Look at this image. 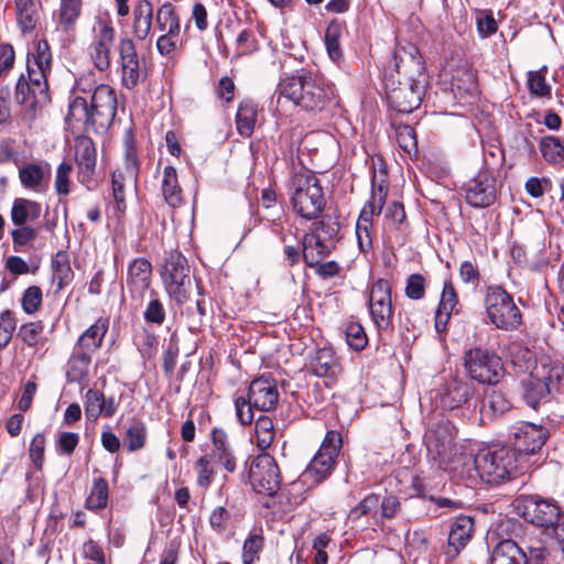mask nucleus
I'll list each match as a JSON object with an SVG mask.
<instances>
[{
	"label": "nucleus",
	"instance_id": "f257e3e1",
	"mask_svg": "<svg viewBox=\"0 0 564 564\" xmlns=\"http://www.w3.org/2000/svg\"><path fill=\"white\" fill-rule=\"evenodd\" d=\"M394 72L384 75L389 105L402 113L415 110L422 101L426 84L424 61L413 46H398L393 55Z\"/></svg>",
	"mask_w": 564,
	"mask_h": 564
},
{
	"label": "nucleus",
	"instance_id": "f03ea898",
	"mask_svg": "<svg viewBox=\"0 0 564 564\" xmlns=\"http://www.w3.org/2000/svg\"><path fill=\"white\" fill-rule=\"evenodd\" d=\"M117 113V96L106 84L97 86L88 106L84 97L76 96L69 104L66 121L82 124L86 131L104 132L112 124Z\"/></svg>",
	"mask_w": 564,
	"mask_h": 564
},
{
	"label": "nucleus",
	"instance_id": "7ed1b4c3",
	"mask_svg": "<svg viewBox=\"0 0 564 564\" xmlns=\"http://www.w3.org/2000/svg\"><path fill=\"white\" fill-rule=\"evenodd\" d=\"M280 96L306 111H322L334 99L332 85L312 74L286 77L279 85Z\"/></svg>",
	"mask_w": 564,
	"mask_h": 564
},
{
	"label": "nucleus",
	"instance_id": "20e7f679",
	"mask_svg": "<svg viewBox=\"0 0 564 564\" xmlns=\"http://www.w3.org/2000/svg\"><path fill=\"white\" fill-rule=\"evenodd\" d=\"M290 203L294 213L305 219H316L326 205L325 195L316 175L305 169L295 172L291 178Z\"/></svg>",
	"mask_w": 564,
	"mask_h": 564
},
{
	"label": "nucleus",
	"instance_id": "39448f33",
	"mask_svg": "<svg viewBox=\"0 0 564 564\" xmlns=\"http://www.w3.org/2000/svg\"><path fill=\"white\" fill-rule=\"evenodd\" d=\"M480 478L488 484H499L514 477L522 462L508 446H489L480 449L474 459Z\"/></svg>",
	"mask_w": 564,
	"mask_h": 564
},
{
	"label": "nucleus",
	"instance_id": "423d86ee",
	"mask_svg": "<svg viewBox=\"0 0 564 564\" xmlns=\"http://www.w3.org/2000/svg\"><path fill=\"white\" fill-rule=\"evenodd\" d=\"M341 444L340 433L333 430L328 431L318 452L302 473L300 480L303 484H310V486H316L324 481L330 475L336 464Z\"/></svg>",
	"mask_w": 564,
	"mask_h": 564
},
{
	"label": "nucleus",
	"instance_id": "0eeeda50",
	"mask_svg": "<svg viewBox=\"0 0 564 564\" xmlns=\"http://www.w3.org/2000/svg\"><path fill=\"white\" fill-rule=\"evenodd\" d=\"M485 307L489 321L499 329L513 330L521 324L522 316L513 297L500 286L486 290Z\"/></svg>",
	"mask_w": 564,
	"mask_h": 564
},
{
	"label": "nucleus",
	"instance_id": "6e6552de",
	"mask_svg": "<svg viewBox=\"0 0 564 564\" xmlns=\"http://www.w3.org/2000/svg\"><path fill=\"white\" fill-rule=\"evenodd\" d=\"M162 280L167 294L178 304L184 303L192 290L191 268L178 251H171L165 259Z\"/></svg>",
	"mask_w": 564,
	"mask_h": 564
},
{
	"label": "nucleus",
	"instance_id": "1a4fd4ad",
	"mask_svg": "<svg viewBox=\"0 0 564 564\" xmlns=\"http://www.w3.org/2000/svg\"><path fill=\"white\" fill-rule=\"evenodd\" d=\"M464 365L470 378L484 384H496L503 376L500 357L479 347L465 352Z\"/></svg>",
	"mask_w": 564,
	"mask_h": 564
},
{
	"label": "nucleus",
	"instance_id": "9d476101",
	"mask_svg": "<svg viewBox=\"0 0 564 564\" xmlns=\"http://www.w3.org/2000/svg\"><path fill=\"white\" fill-rule=\"evenodd\" d=\"M249 480L253 490L273 497L281 488V474L275 459L264 453L254 457L249 467Z\"/></svg>",
	"mask_w": 564,
	"mask_h": 564
},
{
	"label": "nucleus",
	"instance_id": "9b49d317",
	"mask_svg": "<svg viewBox=\"0 0 564 564\" xmlns=\"http://www.w3.org/2000/svg\"><path fill=\"white\" fill-rule=\"evenodd\" d=\"M116 31L110 22L99 19L93 28V37L88 46V55L94 66L107 70L111 65V51Z\"/></svg>",
	"mask_w": 564,
	"mask_h": 564
},
{
	"label": "nucleus",
	"instance_id": "f8f14e48",
	"mask_svg": "<svg viewBox=\"0 0 564 564\" xmlns=\"http://www.w3.org/2000/svg\"><path fill=\"white\" fill-rule=\"evenodd\" d=\"M523 518L536 527L549 530L562 517L560 506L553 499L538 495L524 496L521 499Z\"/></svg>",
	"mask_w": 564,
	"mask_h": 564
},
{
	"label": "nucleus",
	"instance_id": "ddd939ff",
	"mask_svg": "<svg viewBox=\"0 0 564 564\" xmlns=\"http://www.w3.org/2000/svg\"><path fill=\"white\" fill-rule=\"evenodd\" d=\"M121 82L127 89H134L147 78L145 62L138 55L134 42L122 37L118 44Z\"/></svg>",
	"mask_w": 564,
	"mask_h": 564
},
{
	"label": "nucleus",
	"instance_id": "4468645a",
	"mask_svg": "<svg viewBox=\"0 0 564 564\" xmlns=\"http://www.w3.org/2000/svg\"><path fill=\"white\" fill-rule=\"evenodd\" d=\"M368 305L371 318L377 328H389L393 316L391 285L389 281L379 279L371 285Z\"/></svg>",
	"mask_w": 564,
	"mask_h": 564
},
{
	"label": "nucleus",
	"instance_id": "2eb2a0df",
	"mask_svg": "<svg viewBox=\"0 0 564 564\" xmlns=\"http://www.w3.org/2000/svg\"><path fill=\"white\" fill-rule=\"evenodd\" d=\"M138 159L137 151L132 140L126 141L124 166L112 173V195L116 202L117 210L123 213L126 210L124 203V184L126 182H135L138 176Z\"/></svg>",
	"mask_w": 564,
	"mask_h": 564
},
{
	"label": "nucleus",
	"instance_id": "dca6fc26",
	"mask_svg": "<svg viewBox=\"0 0 564 564\" xmlns=\"http://www.w3.org/2000/svg\"><path fill=\"white\" fill-rule=\"evenodd\" d=\"M513 442L511 449L518 455L522 464L524 458L534 454L546 441V431L532 423H520L513 427Z\"/></svg>",
	"mask_w": 564,
	"mask_h": 564
},
{
	"label": "nucleus",
	"instance_id": "f3484780",
	"mask_svg": "<svg viewBox=\"0 0 564 564\" xmlns=\"http://www.w3.org/2000/svg\"><path fill=\"white\" fill-rule=\"evenodd\" d=\"M465 199L475 208H485L496 200L494 177L487 172H479L465 184Z\"/></svg>",
	"mask_w": 564,
	"mask_h": 564
},
{
	"label": "nucleus",
	"instance_id": "a211bd4d",
	"mask_svg": "<svg viewBox=\"0 0 564 564\" xmlns=\"http://www.w3.org/2000/svg\"><path fill=\"white\" fill-rule=\"evenodd\" d=\"M455 438L454 426L447 420H440L431 425L425 434L427 451L435 456L445 459L451 455Z\"/></svg>",
	"mask_w": 564,
	"mask_h": 564
},
{
	"label": "nucleus",
	"instance_id": "6ab92c4d",
	"mask_svg": "<svg viewBox=\"0 0 564 564\" xmlns=\"http://www.w3.org/2000/svg\"><path fill=\"white\" fill-rule=\"evenodd\" d=\"M75 158L78 181L89 187L94 181L97 162L96 147L90 138L79 137L75 140Z\"/></svg>",
	"mask_w": 564,
	"mask_h": 564
},
{
	"label": "nucleus",
	"instance_id": "aec40b11",
	"mask_svg": "<svg viewBox=\"0 0 564 564\" xmlns=\"http://www.w3.org/2000/svg\"><path fill=\"white\" fill-rule=\"evenodd\" d=\"M473 386L462 379L452 378L435 391L443 409L454 410L465 404L473 395Z\"/></svg>",
	"mask_w": 564,
	"mask_h": 564
},
{
	"label": "nucleus",
	"instance_id": "412c9836",
	"mask_svg": "<svg viewBox=\"0 0 564 564\" xmlns=\"http://www.w3.org/2000/svg\"><path fill=\"white\" fill-rule=\"evenodd\" d=\"M248 398L260 411L273 410L279 401L275 380L271 376H261L251 381Z\"/></svg>",
	"mask_w": 564,
	"mask_h": 564
},
{
	"label": "nucleus",
	"instance_id": "4be33fe9",
	"mask_svg": "<svg viewBox=\"0 0 564 564\" xmlns=\"http://www.w3.org/2000/svg\"><path fill=\"white\" fill-rule=\"evenodd\" d=\"M474 534V519L469 516H459L451 524L447 545L444 554L447 561H453L468 544Z\"/></svg>",
	"mask_w": 564,
	"mask_h": 564
},
{
	"label": "nucleus",
	"instance_id": "5701e85b",
	"mask_svg": "<svg viewBox=\"0 0 564 564\" xmlns=\"http://www.w3.org/2000/svg\"><path fill=\"white\" fill-rule=\"evenodd\" d=\"M152 265L145 258H137L128 265L127 288L133 299L142 300L151 285Z\"/></svg>",
	"mask_w": 564,
	"mask_h": 564
},
{
	"label": "nucleus",
	"instance_id": "b1692460",
	"mask_svg": "<svg viewBox=\"0 0 564 564\" xmlns=\"http://www.w3.org/2000/svg\"><path fill=\"white\" fill-rule=\"evenodd\" d=\"M51 165L47 162H31L19 167V180L29 191L44 192L50 183Z\"/></svg>",
	"mask_w": 564,
	"mask_h": 564
},
{
	"label": "nucleus",
	"instance_id": "393cba45",
	"mask_svg": "<svg viewBox=\"0 0 564 564\" xmlns=\"http://www.w3.org/2000/svg\"><path fill=\"white\" fill-rule=\"evenodd\" d=\"M490 564H528L527 552L516 541L506 539L492 549Z\"/></svg>",
	"mask_w": 564,
	"mask_h": 564
},
{
	"label": "nucleus",
	"instance_id": "a878e982",
	"mask_svg": "<svg viewBox=\"0 0 564 564\" xmlns=\"http://www.w3.org/2000/svg\"><path fill=\"white\" fill-rule=\"evenodd\" d=\"M452 93L456 98L475 97L478 93L476 72L470 67H459L452 77Z\"/></svg>",
	"mask_w": 564,
	"mask_h": 564
},
{
	"label": "nucleus",
	"instance_id": "bb28decb",
	"mask_svg": "<svg viewBox=\"0 0 564 564\" xmlns=\"http://www.w3.org/2000/svg\"><path fill=\"white\" fill-rule=\"evenodd\" d=\"M108 330V321L105 318L97 319L89 328H87L78 338L74 348L88 354L97 351Z\"/></svg>",
	"mask_w": 564,
	"mask_h": 564
},
{
	"label": "nucleus",
	"instance_id": "cd10ccee",
	"mask_svg": "<svg viewBox=\"0 0 564 564\" xmlns=\"http://www.w3.org/2000/svg\"><path fill=\"white\" fill-rule=\"evenodd\" d=\"M42 206L40 203L28 198H15L12 203L10 218L14 226L29 225L40 218Z\"/></svg>",
	"mask_w": 564,
	"mask_h": 564
},
{
	"label": "nucleus",
	"instance_id": "c85d7f7f",
	"mask_svg": "<svg viewBox=\"0 0 564 564\" xmlns=\"http://www.w3.org/2000/svg\"><path fill=\"white\" fill-rule=\"evenodd\" d=\"M212 441L214 457L228 473H234L237 466L236 457L228 442L227 434L223 430L215 429L212 433Z\"/></svg>",
	"mask_w": 564,
	"mask_h": 564
},
{
	"label": "nucleus",
	"instance_id": "c756f323",
	"mask_svg": "<svg viewBox=\"0 0 564 564\" xmlns=\"http://www.w3.org/2000/svg\"><path fill=\"white\" fill-rule=\"evenodd\" d=\"M17 21L23 33L35 30L39 20V0H14Z\"/></svg>",
	"mask_w": 564,
	"mask_h": 564
},
{
	"label": "nucleus",
	"instance_id": "7c9ffc66",
	"mask_svg": "<svg viewBox=\"0 0 564 564\" xmlns=\"http://www.w3.org/2000/svg\"><path fill=\"white\" fill-rule=\"evenodd\" d=\"M532 375L552 391L564 378V366L557 361L543 358L540 365L534 368Z\"/></svg>",
	"mask_w": 564,
	"mask_h": 564
},
{
	"label": "nucleus",
	"instance_id": "2f4dec72",
	"mask_svg": "<svg viewBox=\"0 0 564 564\" xmlns=\"http://www.w3.org/2000/svg\"><path fill=\"white\" fill-rule=\"evenodd\" d=\"M153 21V8L149 0H141L133 9V33L139 40L148 37Z\"/></svg>",
	"mask_w": 564,
	"mask_h": 564
},
{
	"label": "nucleus",
	"instance_id": "473e14b6",
	"mask_svg": "<svg viewBox=\"0 0 564 564\" xmlns=\"http://www.w3.org/2000/svg\"><path fill=\"white\" fill-rule=\"evenodd\" d=\"M91 362V355L74 348L66 370V378L68 382H80L89 373V366Z\"/></svg>",
	"mask_w": 564,
	"mask_h": 564
},
{
	"label": "nucleus",
	"instance_id": "72a5a7b5",
	"mask_svg": "<svg viewBox=\"0 0 564 564\" xmlns=\"http://www.w3.org/2000/svg\"><path fill=\"white\" fill-rule=\"evenodd\" d=\"M161 189L164 200L171 207H177L181 205L182 188L178 185L177 173L175 167L171 165L164 167Z\"/></svg>",
	"mask_w": 564,
	"mask_h": 564
},
{
	"label": "nucleus",
	"instance_id": "f704fd0d",
	"mask_svg": "<svg viewBox=\"0 0 564 564\" xmlns=\"http://www.w3.org/2000/svg\"><path fill=\"white\" fill-rule=\"evenodd\" d=\"M328 253V246L317 235L306 234L303 237V259L308 267H315Z\"/></svg>",
	"mask_w": 564,
	"mask_h": 564
},
{
	"label": "nucleus",
	"instance_id": "c9c22d12",
	"mask_svg": "<svg viewBox=\"0 0 564 564\" xmlns=\"http://www.w3.org/2000/svg\"><path fill=\"white\" fill-rule=\"evenodd\" d=\"M257 113V105L252 100L247 99L239 104L236 115V124L240 135L250 137L252 134Z\"/></svg>",
	"mask_w": 564,
	"mask_h": 564
},
{
	"label": "nucleus",
	"instance_id": "e433bc0d",
	"mask_svg": "<svg viewBox=\"0 0 564 564\" xmlns=\"http://www.w3.org/2000/svg\"><path fill=\"white\" fill-rule=\"evenodd\" d=\"M155 24L162 33H180V17L172 3H163L156 11Z\"/></svg>",
	"mask_w": 564,
	"mask_h": 564
},
{
	"label": "nucleus",
	"instance_id": "4c0bfd02",
	"mask_svg": "<svg viewBox=\"0 0 564 564\" xmlns=\"http://www.w3.org/2000/svg\"><path fill=\"white\" fill-rule=\"evenodd\" d=\"M312 369L318 377H333L338 370V362L330 349H319L312 360Z\"/></svg>",
	"mask_w": 564,
	"mask_h": 564
},
{
	"label": "nucleus",
	"instance_id": "58836bf2",
	"mask_svg": "<svg viewBox=\"0 0 564 564\" xmlns=\"http://www.w3.org/2000/svg\"><path fill=\"white\" fill-rule=\"evenodd\" d=\"M109 488L105 478L94 479L89 496L86 499V507L89 510H101L108 503Z\"/></svg>",
	"mask_w": 564,
	"mask_h": 564
},
{
	"label": "nucleus",
	"instance_id": "ea45409f",
	"mask_svg": "<svg viewBox=\"0 0 564 564\" xmlns=\"http://www.w3.org/2000/svg\"><path fill=\"white\" fill-rule=\"evenodd\" d=\"M540 151L546 162L560 163L564 160V140L554 135L544 137L540 141Z\"/></svg>",
	"mask_w": 564,
	"mask_h": 564
},
{
	"label": "nucleus",
	"instance_id": "a19ab883",
	"mask_svg": "<svg viewBox=\"0 0 564 564\" xmlns=\"http://www.w3.org/2000/svg\"><path fill=\"white\" fill-rule=\"evenodd\" d=\"M43 329L44 326L42 322H29L20 326L18 336L30 347H42L45 344Z\"/></svg>",
	"mask_w": 564,
	"mask_h": 564
},
{
	"label": "nucleus",
	"instance_id": "79ce46f5",
	"mask_svg": "<svg viewBox=\"0 0 564 564\" xmlns=\"http://www.w3.org/2000/svg\"><path fill=\"white\" fill-rule=\"evenodd\" d=\"M13 249L17 252H24L31 248L37 237L36 228L30 225H20L11 231Z\"/></svg>",
	"mask_w": 564,
	"mask_h": 564
},
{
	"label": "nucleus",
	"instance_id": "37998d69",
	"mask_svg": "<svg viewBox=\"0 0 564 564\" xmlns=\"http://www.w3.org/2000/svg\"><path fill=\"white\" fill-rule=\"evenodd\" d=\"M523 384L525 402L532 408H535L541 400L552 392L545 384L536 380L533 375Z\"/></svg>",
	"mask_w": 564,
	"mask_h": 564
},
{
	"label": "nucleus",
	"instance_id": "c03bdc74",
	"mask_svg": "<svg viewBox=\"0 0 564 564\" xmlns=\"http://www.w3.org/2000/svg\"><path fill=\"white\" fill-rule=\"evenodd\" d=\"M274 426L269 416L261 415L256 421L257 446L264 451L269 448L274 440Z\"/></svg>",
	"mask_w": 564,
	"mask_h": 564
},
{
	"label": "nucleus",
	"instance_id": "a18cd8bd",
	"mask_svg": "<svg viewBox=\"0 0 564 564\" xmlns=\"http://www.w3.org/2000/svg\"><path fill=\"white\" fill-rule=\"evenodd\" d=\"M82 1L62 0L58 13V24L65 31L69 30L80 14Z\"/></svg>",
	"mask_w": 564,
	"mask_h": 564
},
{
	"label": "nucleus",
	"instance_id": "49530a36",
	"mask_svg": "<svg viewBox=\"0 0 564 564\" xmlns=\"http://www.w3.org/2000/svg\"><path fill=\"white\" fill-rule=\"evenodd\" d=\"M195 470L197 486L206 491L215 478L212 458L208 455L200 456L195 463Z\"/></svg>",
	"mask_w": 564,
	"mask_h": 564
},
{
	"label": "nucleus",
	"instance_id": "de8ad7c7",
	"mask_svg": "<svg viewBox=\"0 0 564 564\" xmlns=\"http://www.w3.org/2000/svg\"><path fill=\"white\" fill-rule=\"evenodd\" d=\"M546 66L528 73V87L531 94L538 97H550L551 87L545 79Z\"/></svg>",
	"mask_w": 564,
	"mask_h": 564
},
{
	"label": "nucleus",
	"instance_id": "09e8293b",
	"mask_svg": "<svg viewBox=\"0 0 564 564\" xmlns=\"http://www.w3.org/2000/svg\"><path fill=\"white\" fill-rule=\"evenodd\" d=\"M17 318L10 310L0 313V350L4 349L11 341L17 328Z\"/></svg>",
	"mask_w": 564,
	"mask_h": 564
},
{
	"label": "nucleus",
	"instance_id": "8fccbe9b",
	"mask_svg": "<svg viewBox=\"0 0 564 564\" xmlns=\"http://www.w3.org/2000/svg\"><path fill=\"white\" fill-rule=\"evenodd\" d=\"M43 293L40 286L31 285L22 294L21 306L24 313L32 315L39 311L42 305Z\"/></svg>",
	"mask_w": 564,
	"mask_h": 564
},
{
	"label": "nucleus",
	"instance_id": "3c124183",
	"mask_svg": "<svg viewBox=\"0 0 564 564\" xmlns=\"http://www.w3.org/2000/svg\"><path fill=\"white\" fill-rule=\"evenodd\" d=\"M104 398V393L98 390H87L85 394V414L88 420L96 421L101 415Z\"/></svg>",
	"mask_w": 564,
	"mask_h": 564
},
{
	"label": "nucleus",
	"instance_id": "603ef678",
	"mask_svg": "<svg viewBox=\"0 0 564 564\" xmlns=\"http://www.w3.org/2000/svg\"><path fill=\"white\" fill-rule=\"evenodd\" d=\"M147 429L144 423L135 422L126 432L124 442L130 452L138 451L144 446Z\"/></svg>",
	"mask_w": 564,
	"mask_h": 564
},
{
	"label": "nucleus",
	"instance_id": "864d4df0",
	"mask_svg": "<svg viewBox=\"0 0 564 564\" xmlns=\"http://www.w3.org/2000/svg\"><path fill=\"white\" fill-rule=\"evenodd\" d=\"M509 409L508 401L499 392H492L486 397L481 406V414L484 416H496L503 413Z\"/></svg>",
	"mask_w": 564,
	"mask_h": 564
},
{
	"label": "nucleus",
	"instance_id": "5fc2aeb1",
	"mask_svg": "<svg viewBox=\"0 0 564 564\" xmlns=\"http://www.w3.org/2000/svg\"><path fill=\"white\" fill-rule=\"evenodd\" d=\"M509 357L511 362L521 370H529L533 362V352L518 343L509 346Z\"/></svg>",
	"mask_w": 564,
	"mask_h": 564
},
{
	"label": "nucleus",
	"instance_id": "6e6d98bb",
	"mask_svg": "<svg viewBox=\"0 0 564 564\" xmlns=\"http://www.w3.org/2000/svg\"><path fill=\"white\" fill-rule=\"evenodd\" d=\"M379 506V496L376 494L367 495L358 505H356L348 513V520L358 521L361 517L375 511Z\"/></svg>",
	"mask_w": 564,
	"mask_h": 564
},
{
	"label": "nucleus",
	"instance_id": "4d7b16f0",
	"mask_svg": "<svg viewBox=\"0 0 564 564\" xmlns=\"http://www.w3.org/2000/svg\"><path fill=\"white\" fill-rule=\"evenodd\" d=\"M263 549V538L260 534L249 535L242 546L243 564H252Z\"/></svg>",
	"mask_w": 564,
	"mask_h": 564
},
{
	"label": "nucleus",
	"instance_id": "13d9d810",
	"mask_svg": "<svg viewBox=\"0 0 564 564\" xmlns=\"http://www.w3.org/2000/svg\"><path fill=\"white\" fill-rule=\"evenodd\" d=\"M346 340L350 348L358 351L366 347L368 338L359 323H350L346 328Z\"/></svg>",
	"mask_w": 564,
	"mask_h": 564
},
{
	"label": "nucleus",
	"instance_id": "bf43d9fd",
	"mask_svg": "<svg viewBox=\"0 0 564 564\" xmlns=\"http://www.w3.org/2000/svg\"><path fill=\"white\" fill-rule=\"evenodd\" d=\"M395 138L399 147L408 154L416 151V138L412 127L408 124L400 126L395 131Z\"/></svg>",
	"mask_w": 564,
	"mask_h": 564
},
{
	"label": "nucleus",
	"instance_id": "052dcab7",
	"mask_svg": "<svg viewBox=\"0 0 564 564\" xmlns=\"http://www.w3.org/2000/svg\"><path fill=\"white\" fill-rule=\"evenodd\" d=\"M73 172L72 163L63 161L56 169L55 189L58 195H67L69 193V176Z\"/></svg>",
	"mask_w": 564,
	"mask_h": 564
},
{
	"label": "nucleus",
	"instance_id": "680f3d73",
	"mask_svg": "<svg viewBox=\"0 0 564 564\" xmlns=\"http://www.w3.org/2000/svg\"><path fill=\"white\" fill-rule=\"evenodd\" d=\"M387 186L379 183L376 187V175L372 176V194L370 199L366 203V206L372 210L377 216L380 215L387 198Z\"/></svg>",
	"mask_w": 564,
	"mask_h": 564
},
{
	"label": "nucleus",
	"instance_id": "e2e57ef3",
	"mask_svg": "<svg viewBox=\"0 0 564 564\" xmlns=\"http://www.w3.org/2000/svg\"><path fill=\"white\" fill-rule=\"evenodd\" d=\"M404 293L411 300L423 299L425 295V278L420 273L409 275Z\"/></svg>",
	"mask_w": 564,
	"mask_h": 564
},
{
	"label": "nucleus",
	"instance_id": "0e129e2a",
	"mask_svg": "<svg viewBox=\"0 0 564 564\" xmlns=\"http://www.w3.org/2000/svg\"><path fill=\"white\" fill-rule=\"evenodd\" d=\"M147 323L162 325L165 321V308L163 303L158 299H152L143 312Z\"/></svg>",
	"mask_w": 564,
	"mask_h": 564
},
{
	"label": "nucleus",
	"instance_id": "69168bd1",
	"mask_svg": "<svg viewBox=\"0 0 564 564\" xmlns=\"http://www.w3.org/2000/svg\"><path fill=\"white\" fill-rule=\"evenodd\" d=\"M34 65L40 70H48L52 68V54L50 45L45 40H41L36 44V52L34 54Z\"/></svg>",
	"mask_w": 564,
	"mask_h": 564
},
{
	"label": "nucleus",
	"instance_id": "338daca9",
	"mask_svg": "<svg viewBox=\"0 0 564 564\" xmlns=\"http://www.w3.org/2000/svg\"><path fill=\"white\" fill-rule=\"evenodd\" d=\"M45 437L42 433H37L31 441L29 456L36 468H41L44 460Z\"/></svg>",
	"mask_w": 564,
	"mask_h": 564
},
{
	"label": "nucleus",
	"instance_id": "774afa93",
	"mask_svg": "<svg viewBox=\"0 0 564 564\" xmlns=\"http://www.w3.org/2000/svg\"><path fill=\"white\" fill-rule=\"evenodd\" d=\"M457 304L458 297L452 282L449 280L444 281L438 307L453 312Z\"/></svg>",
	"mask_w": 564,
	"mask_h": 564
}]
</instances>
